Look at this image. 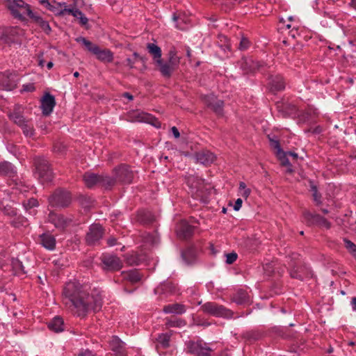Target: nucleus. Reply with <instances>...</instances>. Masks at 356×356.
<instances>
[{"label": "nucleus", "mask_w": 356, "mask_h": 356, "mask_svg": "<svg viewBox=\"0 0 356 356\" xmlns=\"http://www.w3.org/2000/svg\"><path fill=\"white\" fill-rule=\"evenodd\" d=\"M78 42H81L87 49V50L95 55L97 59L103 63H111L113 60V53L108 49H102L100 47L86 38L79 37L76 38Z\"/></svg>", "instance_id": "6"}, {"label": "nucleus", "mask_w": 356, "mask_h": 356, "mask_svg": "<svg viewBox=\"0 0 356 356\" xmlns=\"http://www.w3.org/2000/svg\"><path fill=\"white\" fill-rule=\"evenodd\" d=\"M67 147L61 142H56L53 146V150L54 152L58 154H64L66 152Z\"/></svg>", "instance_id": "54"}, {"label": "nucleus", "mask_w": 356, "mask_h": 356, "mask_svg": "<svg viewBox=\"0 0 356 356\" xmlns=\"http://www.w3.org/2000/svg\"><path fill=\"white\" fill-rule=\"evenodd\" d=\"M16 173L14 166L8 161L0 163V175L13 177Z\"/></svg>", "instance_id": "35"}, {"label": "nucleus", "mask_w": 356, "mask_h": 356, "mask_svg": "<svg viewBox=\"0 0 356 356\" xmlns=\"http://www.w3.org/2000/svg\"><path fill=\"white\" fill-rule=\"evenodd\" d=\"M117 180L115 177L106 175H99V185L106 189H111L116 184Z\"/></svg>", "instance_id": "33"}, {"label": "nucleus", "mask_w": 356, "mask_h": 356, "mask_svg": "<svg viewBox=\"0 0 356 356\" xmlns=\"http://www.w3.org/2000/svg\"><path fill=\"white\" fill-rule=\"evenodd\" d=\"M186 306L181 303H174L165 305L163 312L165 314H174L181 315L186 312Z\"/></svg>", "instance_id": "26"}, {"label": "nucleus", "mask_w": 356, "mask_h": 356, "mask_svg": "<svg viewBox=\"0 0 356 356\" xmlns=\"http://www.w3.org/2000/svg\"><path fill=\"white\" fill-rule=\"evenodd\" d=\"M146 259V256L143 254L133 253L126 256V263L129 266H138Z\"/></svg>", "instance_id": "30"}, {"label": "nucleus", "mask_w": 356, "mask_h": 356, "mask_svg": "<svg viewBox=\"0 0 356 356\" xmlns=\"http://www.w3.org/2000/svg\"><path fill=\"white\" fill-rule=\"evenodd\" d=\"M147 49L149 54L152 56L154 63H156L158 60L162 58L161 49L154 43H147Z\"/></svg>", "instance_id": "34"}, {"label": "nucleus", "mask_w": 356, "mask_h": 356, "mask_svg": "<svg viewBox=\"0 0 356 356\" xmlns=\"http://www.w3.org/2000/svg\"><path fill=\"white\" fill-rule=\"evenodd\" d=\"M250 44L251 42L247 38L242 37L239 42L238 49L241 51L247 50L250 47Z\"/></svg>", "instance_id": "57"}, {"label": "nucleus", "mask_w": 356, "mask_h": 356, "mask_svg": "<svg viewBox=\"0 0 356 356\" xmlns=\"http://www.w3.org/2000/svg\"><path fill=\"white\" fill-rule=\"evenodd\" d=\"M8 9L11 15L20 22L27 21L25 15H26L33 22L37 24L41 29L47 35L51 32V29L47 21L44 20L41 16L34 13L31 10V6L24 0H8Z\"/></svg>", "instance_id": "2"}, {"label": "nucleus", "mask_w": 356, "mask_h": 356, "mask_svg": "<svg viewBox=\"0 0 356 356\" xmlns=\"http://www.w3.org/2000/svg\"><path fill=\"white\" fill-rule=\"evenodd\" d=\"M65 13H67L70 15H72L74 17H78L79 15H81V11L79 8H65L63 10H62L59 15H63Z\"/></svg>", "instance_id": "51"}, {"label": "nucleus", "mask_w": 356, "mask_h": 356, "mask_svg": "<svg viewBox=\"0 0 356 356\" xmlns=\"http://www.w3.org/2000/svg\"><path fill=\"white\" fill-rule=\"evenodd\" d=\"M63 302L68 307H72L74 314L85 318L92 311L95 313L101 310L103 301L99 294L90 295L78 282H67L63 287Z\"/></svg>", "instance_id": "1"}, {"label": "nucleus", "mask_w": 356, "mask_h": 356, "mask_svg": "<svg viewBox=\"0 0 356 356\" xmlns=\"http://www.w3.org/2000/svg\"><path fill=\"white\" fill-rule=\"evenodd\" d=\"M18 110L19 108H17V106H15L13 112L8 114V117L10 120L13 121L15 124L20 127L27 121V120H26V118L20 113Z\"/></svg>", "instance_id": "36"}, {"label": "nucleus", "mask_w": 356, "mask_h": 356, "mask_svg": "<svg viewBox=\"0 0 356 356\" xmlns=\"http://www.w3.org/2000/svg\"><path fill=\"white\" fill-rule=\"evenodd\" d=\"M141 237L143 238V240L145 243H147L152 245L156 243L158 241V236H156V233L144 232L141 235Z\"/></svg>", "instance_id": "44"}, {"label": "nucleus", "mask_w": 356, "mask_h": 356, "mask_svg": "<svg viewBox=\"0 0 356 356\" xmlns=\"http://www.w3.org/2000/svg\"><path fill=\"white\" fill-rule=\"evenodd\" d=\"M33 172L35 176L42 184H48L53 181L54 175L49 161L44 156H37L33 158Z\"/></svg>", "instance_id": "4"}, {"label": "nucleus", "mask_w": 356, "mask_h": 356, "mask_svg": "<svg viewBox=\"0 0 356 356\" xmlns=\"http://www.w3.org/2000/svg\"><path fill=\"white\" fill-rule=\"evenodd\" d=\"M104 229L99 223L92 224L86 233L85 240L88 245H95L102 238Z\"/></svg>", "instance_id": "12"}, {"label": "nucleus", "mask_w": 356, "mask_h": 356, "mask_svg": "<svg viewBox=\"0 0 356 356\" xmlns=\"http://www.w3.org/2000/svg\"><path fill=\"white\" fill-rule=\"evenodd\" d=\"M48 328L54 332H60L64 330V321L63 319L57 316L51 319L47 324Z\"/></svg>", "instance_id": "28"}, {"label": "nucleus", "mask_w": 356, "mask_h": 356, "mask_svg": "<svg viewBox=\"0 0 356 356\" xmlns=\"http://www.w3.org/2000/svg\"><path fill=\"white\" fill-rule=\"evenodd\" d=\"M77 18L79 19V24L81 26H85L86 29H89L88 19L83 14L82 12L81 15H79V17Z\"/></svg>", "instance_id": "60"}, {"label": "nucleus", "mask_w": 356, "mask_h": 356, "mask_svg": "<svg viewBox=\"0 0 356 356\" xmlns=\"http://www.w3.org/2000/svg\"><path fill=\"white\" fill-rule=\"evenodd\" d=\"M196 227L190 225L186 220H181L176 225L175 232L178 238L188 240L194 234Z\"/></svg>", "instance_id": "16"}, {"label": "nucleus", "mask_w": 356, "mask_h": 356, "mask_svg": "<svg viewBox=\"0 0 356 356\" xmlns=\"http://www.w3.org/2000/svg\"><path fill=\"white\" fill-rule=\"evenodd\" d=\"M40 244L49 250H53L56 248V238L49 233H44L40 235Z\"/></svg>", "instance_id": "25"}, {"label": "nucleus", "mask_w": 356, "mask_h": 356, "mask_svg": "<svg viewBox=\"0 0 356 356\" xmlns=\"http://www.w3.org/2000/svg\"><path fill=\"white\" fill-rule=\"evenodd\" d=\"M187 352L195 356H211L213 351L206 342L202 339L189 341L186 343Z\"/></svg>", "instance_id": "10"}, {"label": "nucleus", "mask_w": 356, "mask_h": 356, "mask_svg": "<svg viewBox=\"0 0 356 356\" xmlns=\"http://www.w3.org/2000/svg\"><path fill=\"white\" fill-rule=\"evenodd\" d=\"M56 106L55 97L49 92H45L41 99V106L42 115L49 116L53 111Z\"/></svg>", "instance_id": "20"}, {"label": "nucleus", "mask_w": 356, "mask_h": 356, "mask_svg": "<svg viewBox=\"0 0 356 356\" xmlns=\"http://www.w3.org/2000/svg\"><path fill=\"white\" fill-rule=\"evenodd\" d=\"M165 321V327L167 328L170 327H181L186 325V322L185 320L177 318V317H172L171 318H167Z\"/></svg>", "instance_id": "38"}, {"label": "nucleus", "mask_w": 356, "mask_h": 356, "mask_svg": "<svg viewBox=\"0 0 356 356\" xmlns=\"http://www.w3.org/2000/svg\"><path fill=\"white\" fill-rule=\"evenodd\" d=\"M268 138L269 139L270 147L277 149L278 154H280L281 152H282L283 150L281 147L279 140L277 138H270V136H268Z\"/></svg>", "instance_id": "53"}, {"label": "nucleus", "mask_w": 356, "mask_h": 356, "mask_svg": "<svg viewBox=\"0 0 356 356\" xmlns=\"http://www.w3.org/2000/svg\"><path fill=\"white\" fill-rule=\"evenodd\" d=\"M171 333L159 334L156 338V341L163 348H168L170 346Z\"/></svg>", "instance_id": "42"}, {"label": "nucleus", "mask_w": 356, "mask_h": 356, "mask_svg": "<svg viewBox=\"0 0 356 356\" xmlns=\"http://www.w3.org/2000/svg\"><path fill=\"white\" fill-rule=\"evenodd\" d=\"M264 337V333L259 330H248L243 333L242 337L249 343H253L261 339Z\"/></svg>", "instance_id": "27"}, {"label": "nucleus", "mask_w": 356, "mask_h": 356, "mask_svg": "<svg viewBox=\"0 0 356 356\" xmlns=\"http://www.w3.org/2000/svg\"><path fill=\"white\" fill-rule=\"evenodd\" d=\"M184 181L193 194L204 188V180L197 175L187 174L184 176Z\"/></svg>", "instance_id": "19"}, {"label": "nucleus", "mask_w": 356, "mask_h": 356, "mask_svg": "<svg viewBox=\"0 0 356 356\" xmlns=\"http://www.w3.org/2000/svg\"><path fill=\"white\" fill-rule=\"evenodd\" d=\"M49 221L52 223L56 229L63 232L71 225L72 219L61 213L50 212L49 214Z\"/></svg>", "instance_id": "18"}, {"label": "nucleus", "mask_w": 356, "mask_h": 356, "mask_svg": "<svg viewBox=\"0 0 356 356\" xmlns=\"http://www.w3.org/2000/svg\"><path fill=\"white\" fill-rule=\"evenodd\" d=\"M72 194L65 188H56L49 197V204L52 207L66 208L72 202Z\"/></svg>", "instance_id": "7"}, {"label": "nucleus", "mask_w": 356, "mask_h": 356, "mask_svg": "<svg viewBox=\"0 0 356 356\" xmlns=\"http://www.w3.org/2000/svg\"><path fill=\"white\" fill-rule=\"evenodd\" d=\"M240 67L244 74H254L266 70V64L263 61L254 60L252 57H243L239 61Z\"/></svg>", "instance_id": "9"}, {"label": "nucleus", "mask_w": 356, "mask_h": 356, "mask_svg": "<svg viewBox=\"0 0 356 356\" xmlns=\"http://www.w3.org/2000/svg\"><path fill=\"white\" fill-rule=\"evenodd\" d=\"M299 256V254L296 252H293L289 255V261H287L289 266L288 270L291 278L302 280L303 276L300 273L302 266L300 265Z\"/></svg>", "instance_id": "14"}, {"label": "nucleus", "mask_w": 356, "mask_h": 356, "mask_svg": "<svg viewBox=\"0 0 356 356\" xmlns=\"http://www.w3.org/2000/svg\"><path fill=\"white\" fill-rule=\"evenodd\" d=\"M22 129L23 134L26 136L31 137L34 135L35 131L33 126L31 124L29 120H27L23 125L20 127Z\"/></svg>", "instance_id": "46"}, {"label": "nucleus", "mask_w": 356, "mask_h": 356, "mask_svg": "<svg viewBox=\"0 0 356 356\" xmlns=\"http://www.w3.org/2000/svg\"><path fill=\"white\" fill-rule=\"evenodd\" d=\"M167 56V60L161 58L158 60L155 65L161 76L166 79H169L179 68L181 58L177 56V51L175 47H172L169 50Z\"/></svg>", "instance_id": "3"}, {"label": "nucleus", "mask_w": 356, "mask_h": 356, "mask_svg": "<svg viewBox=\"0 0 356 356\" xmlns=\"http://www.w3.org/2000/svg\"><path fill=\"white\" fill-rule=\"evenodd\" d=\"M202 99L206 106L209 108L216 102L217 98L213 95H205L202 97Z\"/></svg>", "instance_id": "52"}, {"label": "nucleus", "mask_w": 356, "mask_h": 356, "mask_svg": "<svg viewBox=\"0 0 356 356\" xmlns=\"http://www.w3.org/2000/svg\"><path fill=\"white\" fill-rule=\"evenodd\" d=\"M23 91L26 92H33L35 90V87L33 83H28L22 86Z\"/></svg>", "instance_id": "62"}, {"label": "nucleus", "mask_w": 356, "mask_h": 356, "mask_svg": "<svg viewBox=\"0 0 356 356\" xmlns=\"http://www.w3.org/2000/svg\"><path fill=\"white\" fill-rule=\"evenodd\" d=\"M183 260L188 265L193 264L197 259V250L193 245L188 247L181 252Z\"/></svg>", "instance_id": "24"}, {"label": "nucleus", "mask_w": 356, "mask_h": 356, "mask_svg": "<svg viewBox=\"0 0 356 356\" xmlns=\"http://www.w3.org/2000/svg\"><path fill=\"white\" fill-rule=\"evenodd\" d=\"M218 38L220 40V42H223V44H221L219 45V47L224 51H225L227 49V50H230V45L229 44V42H228V39L226 36L225 35H219L218 36Z\"/></svg>", "instance_id": "56"}, {"label": "nucleus", "mask_w": 356, "mask_h": 356, "mask_svg": "<svg viewBox=\"0 0 356 356\" xmlns=\"http://www.w3.org/2000/svg\"><path fill=\"white\" fill-rule=\"evenodd\" d=\"M224 101L217 99L209 108L211 109L218 117L222 118L224 116Z\"/></svg>", "instance_id": "40"}, {"label": "nucleus", "mask_w": 356, "mask_h": 356, "mask_svg": "<svg viewBox=\"0 0 356 356\" xmlns=\"http://www.w3.org/2000/svg\"><path fill=\"white\" fill-rule=\"evenodd\" d=\"M232 302L238 305L250 304L248 293L244 289H238L231 298Z\"/></svg>", "instance_id": "22"}, {"label": "nucleus", "mask_w": 356, "mask_h": 356, "mask_svg": "<svg viewBox=\"0 0 356 356\" xmlns=\"http://www.w3.org/2000/svg\"><path fill=\"white\" fill-rule=\"evenodd\" d=\"M109 346L112 351L121 354L124 350V343L118 336L114 335L109 341Z\"/></svg>", "instance_id": "29"}, {"label": "nucleus", "mask_w": 356, "mask_h": 356, "mask_svg": "<svg viewBox=\"0 0 356 356\" xmlns=\"http://www.w3.org/2000/svg\"><path fill=\"white\" fill-rule=\"evenodd\" d=\"M343 241L344 243V247L348 253L350 254L355 259H356V245L348 238H343Z\"/></svg>", "instance_id": "43"}, {"label": "nucleus", "mask_w": 356, "mask_h": 356, "mask_svg": "<svg viewBox=\"0 0 356 356\" xmlns=\"http://www.w3.org/2000/svg\"><path fill=\"white\" fill-rule=\"evenodd\" d=\"M160 289L163 293L165 294H175L178 292L177 286L170 281H166L163 282Z\"/></svg>", "instance_id": "37"}, {"label": "nucleus", "mask_w": 356, "mask_h": 356, "mask_svg": "<svg viewBox=\"0 0 356 356\" xmlns=\"http://www.w3.org/2000/svg\"><path fill=\"white\" fill-rule=\"evenodd\" d=\"M320 228H325L326 229H330L332 227V223L328 221L325 217L321 216V218L319 219V222L318 223L317 226Z\"/></svg>", "instance_id": "55"}, {"label": "nucleus", "mask_w": 356, "mask_h": 356, "mask_svg": "<svg viewBox=\"0 0 356 356\" xmlns=\"http://www.w3.org/2000/svg\"><path fill=\"white\" fill-rule=\"evenodd\" d=\"M280 154V156L279 159L281 165L282 166H291V163H290L289 159L287 158V153H286V152L282 151V152H281Z\"/></svg>", "instance_id": "58"}, {"label": "nucleus", "mask_w": 356, "mask_h": 356, "mask_svg": "<svg viewBox=\"0 0 356 356\" xmlns=\"http://www.w3.org/2000/svg\"><path fill=\"white\" fill-rule=\"evenodd\" d=\"M41 5H43L47 10L54 12L55 7L52 6L48 0H38Z\"/></svg>", "instance_id": "61"}, {"label": "nucleus", "mask_w": 356, "mask_h": 356, "mask_svg": "<svg viewBox=\"0 0 356 356\" xmlns=\"http://www.w3.org/2000/svg\"><path fill=\"white\" fill-rule=\"evenodd\" d=\"M155 221L156 216L154 214L152 211L145 209L138 210L133 218L134 223H138L145 227L152 225Z\"/></svg>", "instance_id": "17"}, {"label": "nucleus", "mask_w": 356, "mask_h": 356, "mask_svg": "<svg viewBox=\"0 0 356 356\" xmlns=\"http://www.w3.org/2000/svg\"><path fill=\"white\" fill-rule=\"evenodd\" d=\"M200 309L204 314L218 318H232L234 316V312L231 309L215 302L204 303Z\"/></svg>", "instance_id": "8"}, {"label": "nucleus", "mask_w": 356, "mask_h": 356, "mask_svg": "<svg viewBox=\"0 0 356 356\" xmlns=\"http://www.w3.org/2000/svg\"><path fill=\"white\" fill-rule=\"evenodd\" d=\"M23 30L16 26H1L0 27V44H3L8 47L13 44L21 45Z\"/></svg>", "instance_id": "5"}, {"label": "nucleus", "mask_w": 356, "mask_h": 356, "mask_svg": "<svg viewBox=\"0 0 356 356\" xmlns=\"http://www.w3.org/2000/svg\"><path fill=\"white\" fill-rule=\"evenodd\" d=\"M140 121H145L156 128L161 127V122L154 117L146 114L145 118H143Z\"/></svg>", "instance_id": "49"}, {"label": "nucleus", "mask_w": 356, "mask_h": 356, "mask_svg": "<svg viewBox=\"0 0 356 356\" xmlns=\"http://www.w3.org/2000/svg\"><path fill=\"white\" fill-rule=\"evenodd\" d=\"M286 79L280 74H270L268 78V89L273 94L282 91L286 88Z\"/></svg>", "instance_id": "15"}, {"label": "nucleus", "mask_w": 356, "mask_h": 356, "mask_svg": "<svg viewBox=\"0 0 356 356\" xmlns=\"http://www.w3.org/2000/svg\"><path fill=\"white\" fill-rule=\"evenodd\" d=\"M195 158L197 163L207 166L213 163L216 159V156L208 149H202L195 152Z\"/></svg>", "instance_id": "21"}, {"label": "nucleus", "mask_w": 356, "mask_h": 356, "mask_svg": "<svg viewBox=\"0 0 356 356\" xmlns=\"http://www.w3.org/2000/svg\"><path fill=\"white\" fill-rule=\"evenodd\" d=\"M242 204L243 200L241 198H238L234 203V209L235 211H238L241 209Z\"/></svg>", "instance_id": "64"}, {"label": "nucleus", "mask_w": 356, "mask_h": 356, "mask_svg": "<svg viewBox=\"0 0 356 356\" xmlns=\"http://www.w3.org/2000/svg\"><path fill=\"white\" fill-rule=\"evenodd\" d=\"M321 215L305 210L302 212V222L308 227L317 226Z\"/></svg>", "instance_id": "23"}, {"label": "nucleus", "mask_w": 356, "mask_h": 356, "mask_svg": "<svg viewBox=\"0 0 356 356\" xmlns=\"http://www.w3.org/2000/svg\"><path fill=\"white\" fill-rule=\"evenodd\" d=\"M173 21L176 23V27L179 29L184 30L185 27L182 25V24H185L184 19L180 15H177L176 13L173 14L172 16Z\"/></svg>", "instance_id": "50"}, {"label": "nucleus", "mask_w": 356, "mask_h": 356, "mask_svg": "<svg viewBox=\"0 0 356 356\" xmlns=\"http://www.w3.org/2000/svg\"><path fill=\"white\" fill-rule=\"evenodd\" d=\"M225 256H226V264H234L238 258V254L234 252L227 253L225 254Z\"/></svg>", "instance_id": "59"}, {"label": "nucleus", "mask_w": 356, "mask_h": 356, "mask_svg": "<svg viewBox=\"0 0 356 356\" xmlns=\"http://www.w3.org/2000/svg\"><path fill=\"white\" fill-rule=\"evenodd\" d=\"M127 279L131 283H137L140 281L141 275L138 270H131L128 273Z\"/></svg>", "instance_id": "47"}, {"label": "nucleus", "mask_w": 356, "mask_h": 356, "mask_svg": "<svg viewBox=\"0 0 356 356\" xmlns=\"http://www.w3.org/2000/svg\"><path fill=\"white\" fill-rule=\"evenodd\" d=\"M100 259L106 271H118L123 267L122 260L115 254H103Z\"/></svg>", "instance_id": "13"}, {"label": "nucleus", "mask_w": 356, "mask_h": 356, "mask_svg": "<svg viewBox=\"0 0 356 356\" xmlns=\"http://www.w3.org/2000/svg\"><path fill=\"white\" fill-rule=\"evenodd\" d=\"M83 179L86 186L89 188H92L95 185L99 184V175L92 172H86L83 176Z\"/></svg>", "instance_id": "31"}, {"label": "nucleus", "mask_w": 356, "mask_h": 356, "mask_svg": "<svg viewBox=\"0 0 356 356\" xmlns=\"http://www.w3.org/2000/svg\"><path fill=\"white\" fill-rule=\"evenodd\" d=\"M0 209L3 213L8 216L14 217L17 215L16 209L10 205L7 204L2 206Z\"/></svg>", "instance_id": "48"}, {"label": "nucleus", "mask_w": 356, "mask_h": 356, "mask_svg": "<svg viewBox=\"0 0 356 356\" xmlns=\"http://www.w3.org/2000/svg\"><path fill=\"white\" fill-rule=\"evenodd\" d=\"M0 84L3 88L6 90H12L16 85L9 79L8 76H3L0 79Z\"/></svg>", "instance_id": "45"}, {"label": "nucleus", "mask_w": 356, "mask_h": 356, "mask_svg": "<svg viewBox=\"0 0 356 356\" xmlns=\"http://www.w3.org/2000/svg\"><path fill=\"white\" fill-rule=\"evenodd\" d=\"M312 195L314 197V200L316 202L317 205L321 204V195L318 192L313 193Z\"/></svg>", "instance_id": "63"}, {"label": "nucleus", "mask_w": 356, "mask_h": 356, "mask_svg": "<svg viewBox=\"0 0 356 356\" xmlns=\"http://www.w3.org/2000/svg\"><path fill=\"white\" fill-rule=\"evenodd\" d=\"M22 205L26 212L30 215L35 216L37 213V211L34 208L39 206V202L37 199L31 197L23 201Z\"/></svg>", "instance_id": "32"}, {"label": "nucleus", "mask_w": 356, "mask_h": 356, "mask_svg": "<svg viewBox=\"0 0 356 356\" xmlns=\"http://www.w3.org/2000/svg\"><path fill=\"white\" fill-rule=\"evenodd\" d=\"M10 225L15 228H20L22 227H27L29 221L26 217L22 215H16L15 218L10 222Z\"/></svg>", "instance_id": "41"}, {"label": "nucleus", "mask_w": 356, "mask_h": 356, "mask_svg": "<svg viewBox=\"0 0 356 356\" xmlns=\"http://www.w3.org/2000/svg\"><path fill=\"white\" fill-rule=\"evenodd\" d=\"M115 179L123 184H129L132 182L134 174L131 167L125 163H122L113 169Z\"/></svg>", "instance_id": "11"}, {"label": "nucleus", "mask_w": 356, "mask_h": 356, "mask_svg": "<svg viewBox=\"0 0 356 356\" xmlns=\"http://www.w3.org/2000/svg\"><path fill=\"white\" fill-rule=\"evenodd\" d=\"M11 265L15 275L21 276L26 273L22 262L20 261L18 259H12Z\"/></svg>", "instance_id": "39"}]
</instances>
